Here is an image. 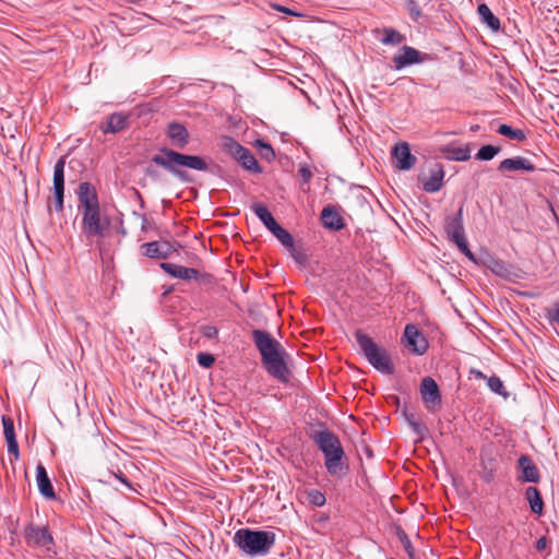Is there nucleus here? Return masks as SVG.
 Listing matches in <instances>:
<instances>
[{
	"instance_id": "nucleus-49",
	"label": "nucleus",
	"mask_w": 559,
	"mask_h": 559,
	"mask_svg": "<svg viewBox=\"0 0 559 559\" xmlns=\"http://www.w3.org/2000/svg\"><path fill=\"white\" fill-rule=\"evenodd\" d=\"M453 242L457 246L459 250H460L463 254H464L466 251L468 252V250H471V249H469V247H468V243H467V240H466L465 236H464V237H462V238H459V239L454 240Z\"/></svg>"
},
{
	"instance_id": "nucleus-31",
	"label": "nucleus",
	"mask_w": 559,
	"mask_h": 559,
	"mask_svg": "<svg viewBox=\"0 0 559 559\" xmlns=\"http://www.w3.org/2000/svg\"><path fill=\"white\" fill-rule=\"evenodd\" d=\"M222 147L223 150L231 155L235 159L239 157L241 151L246 147L242 146L239 142H237L233 136L225 135L222 138Z\"/></svg>"
},
{
	"instance_id": "nucleus-41",
	"label": "nucleus",
	"mask_w": 559,
	"mask_h": 559,
	"mask_svg": "<svg viewBox=\"0 0 559 559\" xmlns=\"http://www.w3.org/2000/svg\"><path fill=\"white\" fill-rule=\"evenodd\" d=\"M545 318L550 325H559V300L552 302L548 308H545Z\"/></svg>"
},
{
	"instance_id": "nucleus-53",
	"label": "nucleus",
	"mask_w": 559,
	"mask_h": 559,
	"mask_svg": "<svg viewBox=\"0 0 559 559\" xmlns=\"http://www.w3.org/2000/svg\"><path fill=\"white\" fill-rule=\"evenodd\" d=\"M145 174H146L148 177L153 178V179H155V178H157V177H158L157 170H156V169H154L152 166H148V167L145 169Z\"/></svg>"
},
{
	"instance_id": "nucleus-22",
	"label": "nucleus",
	"mask_w": 559,
	"mask_h": 559,
	"mask_svg": "<svg viewBox=\"0 0 559 559\" xmlns=\"http://www.w3.org/2000/svg\"><path fill=\"white\" fill-rule=\"evenodd\" d=\"M321 221L325 228L338 231L345 227V221L333 205L325 206L321 212Z\"/></svg>"
},
{
	"instance_id": "nucleus-33",
	"label": "nucleus",
	"mask_w": 559,
	"mask_h": 559,
	"mask_svg": "<svg viewBox=\"0 0 559 559\" xmlns=\"http://www.w3.org/2000/svg\"><path fill=\"white\" fill-rule=\"evenodd\" d=\"M192 280L207 289H213L217 285V278L213 274L200 271L199 269L198 274H195Z\"/></svg>"
},
{
	"instance_id": "nucleus-43",
	"label": "nucleus",
	"mask_w": 559,
	"mask_h": 559,
	"mask_svg": "<svg viewBox=\"0 0 559 559\" xmlns=\"http://www.w3.org/2000/svg\"><path fill=\"white\" fill-rule=\"evenodd\" d=\"M287 248L289 249L292 257L298 264H300L302 266L307 264L308 255L302 248H296L294 241H293V247H287Z\"/></svg>"
},
{
	"instance_id": "nucleus-8",
	"label": "nucleus",
	"mask_w": 559,
	"mask_h": 559,
	"mask_svg": "<svg viewBox=\"0 0 559 559\" xmlns=\"http://www.w3.org/2000/svg\"><path fill=\"white\" fill-rule=\"evenodd\" d=\"M24 537L29 546L44 547L47 550L55 545L53 537L47 525L37 526L33 523L28 524L24 531Z\"/></svg>"
},
{
	"instance_id": "nucleus-48",
	"label": "nucleus",
	"mask_w": 559,
	"mask_h": 559,
	"mask_svg": "<svg viewBox=\"0 0 559 559\" xmlns=\"http://www.w3.org/2000/svg\"><path fill=\"white\" fill-rule=\"evenodd\" d=\"M8 452L14 456V460H17L20 456L19 443L16 440L7 441Z\"/></svg>"
},
{
	"instance_id": "nucleus-57",
	"label": "nucleus",
	"mask_w": 559,
	"mask_h": 559,
	"mask_svg": "<svg viewBox=\"0 0 559 559\" xmlns=\"http://www.w3.org/2000/svg\"><path fill=\"white\" fill-rule=\"evenodd\" d=\"M173 290V287H168L165 292H164V296L168 295L170 292Z\"/></svg>"
},
{
	"instance_id": "nucleus-29",
	"label": "nucleus",
	"mask_w": 559,
	"mask_h": 559,
	"mask_svg": "<svg viewBox=\"0 0 559 559\" xmlns=\"http://www.w3.org/2000/svg\"><path fill=\"white\" fill-rule=\"evenodd\" d=\"M477 12L481 21L490 29L495 32L500 29V20L491 12L490 8L486 3H480L477 8Z\"/></svg>"
},
{
	"instance_id": "nucleus-54",
	"label": "nucleus",
	"mask_w": 559,
	"mask_h": 559,
	"mask_svg": "<svg viewBox=\"0 0 559 559\" xmlns=\"http://www.w3.org/2000/svg\"><path fill=\"white\" fill-rule=\"evenodd\" d=\"M471 373L474 374L476 379H488L480 370L472 369Z\"/></svg>"
},
{
	"instance_id": "nucleus-5",
	"label": "nucleus",
	"mask_w": 559,
	"mask_h": 559,
	"mask_svg": "<svg viewBox=\"0 0 559 559\" xmlns=\"http://www.w3.org/2000/svg\"><path fill=\"white\" fill-rule=\"evenodd\" d=\"M81 230L87 240L105 238L110 227V218L102 214L100 205L81 210Z\"/></svg>"
},
{
	"instance_id": "nucleus-51",
	"label": "nucleus",
	"mask_w": 559,
	"mask_h": 559,
	"mask_svg": "<svg viewBox=\"0 0 559 559\" xmlns=\"http://www.w3.org/2000/svg\"><path fill=\"white\" fill-rule=\"evenodd\" d=\"M116 478L119 479L123 485H126L131 490H134L131 483L128 480V478L124 476L123 473L119 472L118 474H115Z\"/></svg>"
},
{
	"instance_id": "nucleus-10",
	"label": "nucleus",
	"mask_w": 559,
	"mask_h": 559,
	"mask_svg": "<svg viewBox=\"0 0 559 559\" xmlns=\"http://www.w3.org/2000/svg\"><path fill=\"white\" fill-rule=\"evenodd\" d=\"M419 390L425 407L429 412H435L441 406V393L437 382L431 377H425L421 380Z\"/></svg>"
},
{
	"instance_id": "nucleus-16",
	"label": "nucleus",
	"mask_w": 559,
	"mask_h": 559,
	"mask_svg": "<svg viewBox=\"0 0 559 559\" xmlns=\"http://www.w3.org/2000/svg\"><path fill=\"white\" fill-rule=\"evenodd\" d=\"M129 118L130 116L126 112H112L111 115L106 117L105 121L100 122L99 129L104 134L119 133L129 127Z\"/></svg>"
},
{
	"instance_id": "nucleus-38",
	"label": "nucleus",
	"mask_w": 559,
	"mask_h": 559,
	"mask_svg": "<svg viewBox=\"0 0 559 559\" xmlns=\"http://www.w3.org/2000/svg\"><path fill=\"white\" fill-rule=\"evenodd\" d=\"M254 145L258 148L259 154L263 159H265L267 162H272L275 158V152L270 143L265 142L264 140L259 139L255 141Z\"/></svg>"
},
{
	"instance_id": "nucleus-50",
	"label": "nucleus",
	"mask_w": 559,
	"mask_h": 559,
	"mask_svg": "<svg viewBox=\"0 0 559 559\" xmlns=\"http://www.w3.org/2000/svg\"><path fill=\"white\" fill-rule=\"evenodd\" d=\"M547 544H548V540H547L546 536H542L540 538H538L536 540L535 548L538 551H543L547 547Z\"/></svg>"
},
{
	"instance_id": "nucleus-42",
	"label": "nucleus",
	"mask_w": 559,
	"mask_h": 559,
	"mask_svg": "<svg viewBox=\"0 0 559 559\" xmlns=\"http://www.w3.org/2000/svg\"><path fill=\"white\" fill-rule=\"evenodd\" d=\"M2 425L5 441L16 440L13 419L9 416H3Z\"/></svg>"
},
{
	"instance_id": "nucleus-36",
	"label": "nucleus",
	"mask_w": 559,
	"mask_h": 559,
	"mask_svg": "<svg viewBox=\"0 0 559 559\" xmlns=\"http://www.w3.org/2000/svg\"><path fill=\"white\" fill-rule=\"evenodd\" d=\"M396 535H397L400 542L402 543L403 548L406 551L408 558L415 559V550L412 545V542H411L408 535L406 534V532L400 525L396 526Z\"/></svg>"
},
{
	"instance_id": "nucleus-44",
	"label": "nucleus",
	"mask_w": 559,
	"mask_h": 559,
	"mask_svg": "<svg viewBox=\"0 0 559 559\" xmlns=\"http://www.w3.org/2000/svg\"><path fill=\"white\" fill-rule=\"evenodd\" d=\"M406 9L408 11V14L411 19L414 22H418V20L421 16V9L416 0H407L406 1Z\"/></svg>"
},
{
	"instance_id": "nucleus-24",
	"label": "nucleus",
	"mask_w": 559,
	"mask_h": 559,
	"mask_svg": "<svg viewBox=\"0 0 559 559\" xmlns=\"http://www.w3.org/2000/svg\"><path fill=\"white\" fill-rule=\"evenodd\" d=\"M36 481L38 490L41 496L46 499H56L53 486L48 477L47 471L43 464H38L36 467Z\"/></svg>"
},
{
	"instance_id": "nucleus-25",
	"label": "nucleus",
	"mask_w": 559,
	"mask_h": 559,
	"mask_svg": "<svg viewBox=\"0 0 559 559\" xmlns=\"http://www.w3.org/2000/svg\"><path fill=\"white\" fill-rule=\"evenodd\" d=\"M159 266L170 276L183 281L192 280V277L198 274V269L195 267H187L175 263L163 262Z\"/></svg>"
},
{
	"instance_id": "nucleus-32",
	"label": "nucleus",
	"mask_w": 559,
	"mask_h": 559,
	"mask_svg": "<svg viewBox=\"0 0 559 559\" xmlns=\"http://www.w3.org/2000/svg\"><path fill=\"white\" fill-rule=\"evenodd\" d=\"M497 132L500 135H503L506 138H509L511 140H515L519 142H523L526 140V134L521 129H514L509 124H500Z\"/></svg>"
},
{
	"instance_id": "nucleus-52",
	"label": "nucleus",
	"mask_w": 559,
	"mask_h": 559,
	"mask_svg": "<svg viewBox=\"0 0 559 559\" xmlns=\"http://www.w3.org/2000/svg\"><path fill=\"white\" fill-rule=\"evenodd\" d=\"M483 479L486 481V483H491L493 479H495V473L492 469H486L484 468V474H483Z\"/></svg>"
},
{
	"instance_id": "nucleus-28",
	"label": "nucleus",
	"mask_w": 559,
	"mask_h": 559,
	"mask_svg": "<svg viewBox=\"0 0 559 559\" xmlns=\"http://www.w3.org/2000/svg\"><path fill=\"white\" fill-rule=\"evenodd\" d=\"M237 160L245 169L253 174H261L263 171L262 167L259 165L252 152L247 147L243 151H241V154L239 155Z\"/></svg>"
},
{
	"instance_id": "nucleus-30",
	"label": "nucleus",
	"mask_w": 559,
	"mask_h": 559,
	"mask_svg": "<svg viewBox=\"0 0 559 559\" xmlns=\"http://www.w3.org/2000/svg\"><path fill=\"white\" fill-rule=\"evenodd\" d=\"M402 414H403L404 418L406 419L407 424L414 430V432H416L420 438H424V436L428 432L426 425H424L417 418L415 413H412L408 411V407L406 404L402 407Z\"/></svg>"
},
{
	"instance_id": "nucleus-35",
	"label": "nucleus",
	"mask_w": 559,
	"mask_h": 559,
	"mask_svg": "<svg viewBox=\"0 0 559 559\" xmlns=\"http://www.w3.org/2000/svg\"><path fill=\"white\" fill-rule=\"evenodd\" d=\"M384 37L381 39L383 45H400L404 41L405 37L394 28H384Z\"/></svg>"
},
{
	"instance_id": "nucleus-27",
	"label": "nucleus",
	"mask_w": 559,
	"mask_h": 559,
	"mask_svg": "<svg viewBox=\"0 0 559 559\" xmlns=\"http://www.w3.org/2000/svg\"><path fill=\"white\" fill-rule=\"evenodd\" d=\"M440 152L449 160L465 162L471 158V150L467 145L461 147L445 145L440 147Z\"/></svg>"
},
{
	"instance_id": "nucleus-40",
	"label": "nucleus",
	"mask_w": 559,
	"mask_h": 559,
	"mask_svg": "<svg viewBox=\"0 0 559 559\" xmlns=\"http://www.w3.org/2000/svg\"><path fill=\"white\" fill-rule=\"evenodd\" d=\"M306 495L308 502L314 507H322L326 502L325 495L321 490L310 489Z\"/></svg>"
},
{
	"instance_id": "nucleus-47",
	"label": "nucleus",
	"mask_w": 559,
	"mask_h": 559,
	"mask_svg": "<svg viewBox=\"0 0 559 559\" xmlns=\"http://www.w3.org/2000/svg\"><path fill=\"white\" fill-rule=\"evenodd\" d=\"M271 7L277 11V12H282V13H285L287 15H292V16H297V17H301L304 14L301 13H298L287 7H284L282 4H277V3H272Z\"/></svg>"
},
{
	"instance_id": "nucleus-56",
	"label": "nucleus",
	"mask_w": 559,
	"mask_h": 559,
	"mask_svg": "<svg viewBox=\"0 0 559 559\" xmlns=\"http://www.w3.org/2000/svg\"><path fill=\"white\" fill-rule=\"evenodd\" d=\"M464 255L468 258L471 261L476 262L475 255L471 250H468V252L466 251Z\"/></svg>"
},
{
	"instance_id": "nucleus-7",
	"label": "nucleus",
	"mask_w": 559,
	"mask_h": 559,
	"mask_svg": "<svg viewBox=\"0 0 559 559\" xmlns=\"http://www.w3.org/2000/svg\"><path fill=\"white\" fill-rule=\"evenodd\" d=\"M285 356L286 352L283 349L276 354L261 358L262 366L266 372L282 383H287L290 376L289 369L284 359Z\"/></svg>"
},
{
	"instance_id": "nucleus-37",
	"label": "nucleus",
	"mask_w": 559,
	"mask_h": 559,
	"mask_svg": "<svg viewBox=\"0 0 559 559\" xmlns=\"http://www.w3.org/2000/svg\"><path fill=\"white\" fill-rule=\"evenodd\" d=\"M501 147L491 144L481 146L475 155L478 160H491L499 152Z\"/></svg>"
},
{
	"instance_id": "nucleus-13",
	"label": "nucleus",
	"mask_w": 559,
	"mask_h": 559,
	"mask_svg": "<svg viewBox=\"0 0 559 559\" xmlns=\"http://www.w3.org/2000/svg\"><path fill=\"white\" fill-rule=\"evenodd\" d=\"M182 246L179 242H169V241H151L143 243L141 249L143 250V255L151 259H167L174 252H177L179 248Z\"/></svg>"
},
{
	"instance_id": "nucleus-45",
	"label": "nucleus",
	"mask_w": 559,
	"mask_h": 559,
	"mask_svg": "<svg viewBox=\"0 0 559 559\" xmlns=\"http://www.w3.org/2000/svg\"><path fill=\"white\" fill-rule=\"evenodd\" d=\"M197 360L198 364L204 368H211L215 362L214 356L210 353H199L197 355Z\"/></svg>"
},
{
	"instance_id": "nucleus-20",
	"label": "nucleus",
	"mask_w": 559,
	"mask_h": 559,
	"mask_svg": "<svg viewBox=\"0 0 559 559\" xmlns=\"http://www.w3.org/2000/svg\"><path fill=\"white\" fill-rule=\"evenodd\" d=\"M401 50L402 53L395 55L393 57V63L396 70H401L411 64L419 63L424 60L420 56V52L411 46L405 45Z\"/></svg>"
},
{
	"instance_id": "nucleus-9",
	"label": "nucleus",
	"mask_w": 559,
	"mask_h": 559,
	"mask_svg": "<svg viewBox=\"0 0 559 559\" xmlns=\"http://www.w3.org/2000/svg\"><path fill=\"white\" fill-rule=\"evenodd\" d=\"M64 166L66 156H61L53 167L52 190H53V204L57 212H63L64 200Z\"/></svg>"
},
{
	"instance_id": "nucleus-19",
	"label": "nucleus",
	"mask_w": 559,
	"mask_h": 559,
	"mask_svg": "<svg viewBox=\"0 0 559 559\" xmlns=\"http://www.w3.org/2000/svg\"><path fill=\"white\" fill-rule=\"evenodd\" d=\"M79 210L99 205L95 187L87 181L81 182L78 189Z\"/></svg>"
},
{
	"instance_id": "nucleus-2",
	"label": "nucleus",
	"mask_w": 559,
	"mask_h": 559,
	"mask_svg": "<svg viewBox=\"0 0 559 559\" xmlns=\"http://www.w3.org/2000/svg\"><path fill=\"white\" fill-rule=\"evenodd\" d=\"M310 439L324 456V466L331 476L343 478L349 472L348 459L340 438L328 428L310 433Z\"/></svg>"
},
{
	"instance_id": "nucleus-23",
	"label": "nucleus",
	"mask_w": 559,
	"mask_h": 559,
	"mask_svg": "<svg viewBox=\"0 0 559 559\" xmlns=\"http://www.w3.org/2000/svg\"><path fill=\"white\" fill-rule=\"evenodd\" d=\"M535 169V165L523 156L506 158L498 166L500 173L518 170L534 171Z\"/></svg>"
},
{
	"instance_id": "nucleus-3",
	"label": "nucleus",
	"mask_w": 559,
	"mask_h": 559,
	"mask_svg": "<svg viewBox=\"0 0 559 559\" xmlns=\"http://www.w3.org/2000/svg\"><path fill=\"white\" fill-rule=\"evenodd\" d=\"M233 540L243 554L258 557L270 552L275 545L276 535L271 531L239 528Z\"/></svg>"
},
{
	"instance_id": "nucleus-11",
	"label": "nucleus",
	"mask_w": 559,
	"mask_h": 559,
	"mask_svg": "<svg viewBox=\"0 0 559 559\" xmlns=\"http://www.w3.org/2000/svg\"><path fill=\"white\" fill-rule=\"evenodd\" d=\"M403 338L405 340V347L415 355L421 356L428 350V341L415 324L405 326Z\"/></svg>"
},
{
	"instance_id": "nucleus-26",
	"label": "nucleus",
	"mask_w": 559,
	"mask_h": 559,
	"mask_svg": "<svg viewBox=\"0 0 559 559\" xmlns=\"http://www.w3.org/2000/svg\"><path fill=\"white\" fill-rule=\"evenodd\" d=\"M524 497L530 504L531 511L538 516L543 515L545 503L539 489L534 486H528L525 489Z\"/></svg>"
},
{
	"instance_id": "nucleus-18",
	"label": "nucleus",
	"mask_w": 559,
	"mask_h": 559,
	"mask_svg": "<svg viewBox=\"0 0 559 559\" xmlns=\"http://www.w3.org/2000/svg\"><path fill=\"white\" fill-rule=\"evenodd\" d=\"M444 233L451 241L465 236L463 225V206H460L455 214L445 217Z\"/></svg>"
},
{
	"instance_id": "nucleus-39",
	"label": "nucleus",
	"mask_w": 559,
	"mask_h": 559,
	"mask_svg": "<svg viewBox=\"0 0 559 559\" xmlns=\"http://www.w3.org/2000/svg\"><path fill=\"white\" fill-rule=\"evenodd\" d=\"M487 384L493 393L499 394L503 397H507L509 395V393L504 390L503 382L498 376L493 374L489 377L487 379Z\"/></svg>"
},
{
	"instance_id": "nucleus-21",
	"label": "nucleus",
	"mask_w": 559,
	"mask_h": 559,
	"mask_svg": "<svg viewBox=\"0 0 559 559\" xmlns=\"http://www.w3.org/2000/svg\"><path fill=\"white\" fill-rule=\"evenodd\" d=\"M444 168L442 164H435L430 176L421 180L423 189L428 193H435L443 187Z\"/></svg>"
},
{
	"instance_id": "nucleus-58",
	"label": "nucleus",
	"mask_w": 559,
	"mask_h": 559,
	"mask_svg": "<svg viewBox=\"0 0 559 559\" xmlns=\"http://www.w3.org/2000/svg\"><path fill=\"white\" fill-rule=\"evenodd\" d=\"M78 320H80V321L84 322V319H83V318H81V317H78Z\"/></svg>"
},
{
	"instance_id": "nucleus-34",
	"label": "nucleus",
	"mask_w": 559,
	"mask_h": 559,
	"mask_svg": "<svg viewBox=\"0 0 559 559\" xmlns=\"http://www.w3.org/2000/svg\"><path fill=\"white\" fill-rule=\"evenodd\" d=\"M298 175L301 177L300 189L307 193L310 191V181L313 177L311 167L308 164H300L298 168Z\"/></svg>"
},
{
	"instance_id": "nucleus-6",
	"label": "nucleus",
	"mask_w": 559,
	"mask_h": 559,
	"mask_svg": "<svg viewBox=\"0 0 559 559\" xmlns=\"http://www.w3.org/2000/svg\"><path fill=\"white\" fill-rule=\"evenodd\" d=\"M251 210L284 247H293V236L275 221L264 204L253 203Z\"/></svg>"
},
{
	"instance_id": "nucleus-12",
	"label": "nucleus",
	"mask_w": 559,
	"mask_h": 559,
	"mask_svg": "<svg viewBox=\"0 0 559 559\" xmlns=\"http://www.w3.org/2000/svg\"><path fill=\"white\" fill-rule=\"evenodd\" d=\"M252 340L261 355V358L276 354L284 349L281 343L264 330H253Z\"/></svg>"
},
{
	"instance_id": "nucleus-46",
	"label": "nucleus",
	"mask_w": 559,
	"mask_h": 559,
	"mask_svg": "<svg viewBox=\"0 0 559 559\" xmlns=\"http://www.w3.org/2000/svg\"><path fill=\"white\" fill-rule=\"evenodd\" d=\"M200 332L206 338H215L218 334V330L214 325H202Z\"/></svg>"
},
{
	"instance_id": "nucleus-14",
	"label": "nucleus",
	"mask_w": 559,
	"mask_h": 559,
	"mask_svg": "<svg viewBox=\"0 0 559 559\" xmlns=\"http://www.w3.org/2000/svg\"><path fill=\"white\" fill-rule=\"evenodd\" d=\"M516 469L521 473L518 477L519 480L523 483H534L537 484L540 481V472L537 465L534 463L533 459L527 454H522L516 464Z\"/></svg>"
},
{
	"instance_id": "nucleus-17",
	"label": "nucleus",
	"mask_w": 559,
	"mask_h": 559,
	"mask_svg": "<svg viewBox=\"0 0 559 559\" xmlns=\"http://www.w3.org/2000/svg\"><path fill=\"white\" fill-rule=\"evenodd\" d=\"M165 134L169 139L171 145L179 150L185 148L190 140L188 129L177 121H171L167 124Z\"/></svg>"
},
{
	"instance_id": "nucleus-1",
	"label": "nucleus",
	"mask_w": 559,
	"mask_h": 559,
	"mask_svg": "<svg viewBox=\"0 0 559 559\" xmlns=\"http://www.w3.org/2000/svg\"><path fill=\"white\" fill-rule=\"evenodd\" d=\"M152 163L186 183H191L193 179L183 168L198 171L209 170V164L203 156L183 154L167 146L160 147L158 153L152 156Z\"/></svg>"
},
{
	"instance_id": "nucleus-4",
	"label": "nucleus",
	"mask_w": 559,
	"mask_h": 559,
	"mask_svg": "<svg viewBox=\"0 0 559 559\" xmlns=\"http://www.w3.org/2000/svg\"><path fill=\"white\" fill-rule=\"evenodd\" d=\"M355 340L362 355L374 369L384 374H393L395 372L394 365L385 348L378 346L377 343L361 330L355 332Z\"/></svg>"
},
{
	"instance_id": "nucleus-15",
	"label": "nucleus",
	"mask_w": 559,
	"mask_h": 559,
	"mask_svg": "<svg viewBox=\"0 0 559 559\" xmlns=\"http://www.w3.org/2000/svg\"><path fill=\"white\" fill-rule=\"evenodd\" d=\"M392 158L395 167L400 170H409L417 162L415 155L412 154L407 142H400L392 147Z\"/></svg>"
},
{
	"instance_id": "nucleus-55",
	"label": "nucleus",
	"mask_w": 559,
	"mask_h": 559,
	"mask_svg": "<svg viewBox=\"0 0 559 559\" xmlns=\"http://www.w3.org/2000/svg\"><path fill=\"white\" fill-rule=\"evenodd\" d=\"M147 227H148V221H147V218H146L145 216H143V217H142V226H141V229H142L143 231H145V230L147 229Z\"/></svg>"
}]
</instances>
